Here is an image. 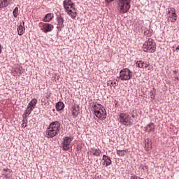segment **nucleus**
<instances>
[{"mask_svg": "<svg viewBox=\"0 0 179 179\" xmlns=\"http://www.w3.org/2000/svg\"><path fill=\"white\" fill-rule=\"evenodd\" d=\"M150 99H152V100H155V93H153L152 91L150 92Z\"/></svg>", "mask_w": 179, "mask_h": 179, "instance_id": "obj_29", "label": "nucleus"}, {"mask_svg": "<svg viewBox=\"0 0 179 179\" xmlns=\"http://www.w3.org/2000/svg\"><path fill=\"white\" fill-rule=\"evenodd\" d=\"M136 64L138 68H148L150 65L149 63L145 62L143 61H137Z\"/></svg>", "mask_w": 179, "mask_h": 179, "instance_id": "obj_15", "label": "nucleus"}, {"mask_svg": "<svg viewBox=\"0 0 179 179\" xmlns=\"http://www.w3.org/2000/svg\"><path fill=\"white\" fill-rule=\"evenodd\" d=\"M63 6L64 8L65 12L67 15L71 17V19H76L78 16V13L76 12V8L75 4L71 0H64L63 2Z\"/></svg>", "mask_w": 179, "mask_h": 179, "instance_id": "obj_2", "label": "nucleus"}, {"mask_svg": "<svg viewBox=\"0 0 179 179\" xmlns=\"http://www.w3.org/2000/svg\"><path fill=\"white\" fill-rule=\"evenodd\" d=\"M2 52V48H1V44H0V54Z\"/></svg>", "mask_w": 179, "mask_h": 179, "instance_id": "obj_33", "label": "nucleus"}, {"mask_svg": "<svg viewBox=\"0 0 179 179\" xmlns=\"http://www.w3.org/2000/svg\"><path fill=\"white\" fill-rule=\"evenodd\" d=\"M61 128V123L58 121L51 122L47 128L45 136L47 138H54L57 136L59 129Z\"/></svg>", "mask_w": 179, "mask_h": 179, "instance_id": "obj_1", "label": "nucleus"}, {"mask_svg": "<svg viewBox=\"0 0 179 179\" xmlns=\"http://www.w3.org/2000/svg\"><path fill=\"white\" fill-rule=\"evenodd\" d=\"M17 30L19 36H23L24 34V30H26V28H24V22H20Z\"/></svg>", "mask_w": 179, "mask_h": 179, "instance_id": "obj_11", "label": "nucleus"}, {"mask_svg": "<svg viewBox=\"0 0 179 179\" xmlns=\"http://www.w3.org/2000/svg\"><path fill=\"white\" fill-rule=\"evenodd\" d=\"M79 115V106L76 108V106L72 107V115L73 118H76L78 115Z\"/></svg>", "mask_w": 179, "mask_h": 179, "instance_id": "obj_20", "label": "nucleus"}, {"mask_svg": "<svg viewBox=\"0 0 179 179\" xmlns=\"http://www.w3.org/2000/svg\"><path fill=\"white\" fill-rule=\"evenodd\" d=\"M13 76H17V75H22L23 73V69H22V67L17 66L15 67L14 71L13 72Z\"/></svg>", "mask_w": 179, "mask_h": 179, "instance_id": "obj_18", "label": "nucleus"}, {"mask_svg": "<svg viewBox=\"0 0 179 179\" xmlns=\"http://www.w3.org/2000/svg\"><path fill=\"white\" fill-rule=\"evenodd\" d=\"M103 166H106V162L103 161V163H102Z\"/></svg>", "mask_w": 179, "mask_h": 179, "instance_id": "obj_32", "label": "nucleus"}, {"mask_svg": "<svg viewBox=\"0 0 179 179\" xmlns=\"http://www.w3.org/2000/svg\"><path fill=\"white\" fill-rule=\"evenodd\" d=\"M94 112L97 118L104 121L107 118V111L101 104L96 103L94 106Z\"/></svg>", "mask_w": 179, "mask_h": 179, "instance_id": "obj_3", "label": "nucleus"}, {"mask_svg": "<svg viewBox=\"0 0 179 179\" xmlns=\"http://www.w3.org/2000/svg\"><path fill=\"white\" fill-rule=\"evenodd\" d=\"M56 20L57 22V28L58 29H63L64 27V22L65 20H64V17L62 16H57L56 18Z\"/></svg>", "mask_w": 179, "mask_h": 179, "instance_id": "obj_13", "label": "nucleus"}, {"mask_svg": "<svg viewBox=\"0 0 179 179\" xmlns=\"http://www.w3.org/2000/svg\"><path fill=\"white\" fill-rule=\"evenodd\" d=\"M31 111H33V110L27 108V110L24 112V114L23 115L24 117H29V115H30V114H31Z\"/></svg>", "mask_w": 179, "mask_h": 179, "instance_id": "obj_26", "label": "nucleus"}, {"mask_svg": "<svg viewBox=\"0 0 179 179\" xmlns=\"http://www.w3.org/2000/svg\"><path fill=\"white\" fill-rule=\"evenodd\" d=\"M143 50L145 52L153 53L156 52V43L152 38H148V40L144 42L143 45Z\"/></svg>", "mask_w": 179, "mask_h": 179, "instance_id": "obj_4", "label": "nucleus"}, {"mask_svg": "<svg viewBox=\"0 0 179 179\" xmlns=\"http://www.w3.org/2000/svg\"><path fill=\"white\" fill-rule=\"evenodd\" d=\"M156 128V126L155 125V123L150 122L145 127V132H155V129Z\"/></svg>", "mask_w": 179, "mask_h": 179, "instance_id": "obj_14", "label": "nucleus"}, {"mask_svg": "<svg viewBox=\"0 0 179 179\" xmlns=\"http://www.w3.org/2000/svg\"><path fill=\"white\" fill-rule=\"evenodd\" d=\"M36 104H37V100L36 99H33L28 104L27 107L30 110H34L36 108Z\"/></svg>", "mask_w": 179, "mask_h": 179, "instance_id": "obj_16", "label": "nucleus"}, {"mask_svg": "<svg viewBox=\"0 0 179 179\" xmlns=\"http://www.w3.org/2000/svg\"><path fill=\"white\" fill-rule=\"evenodd\" d=\"M90 153L92 155V156L99 157L101 153V150L97 148H92L90 150Z\"/></svg>", "mask_w": 179, "mask_h": 179, "instance_id": "obj_17", "label": "nucleus"}, {"mask_svg": "<svg viewBox=\"0 0 179 179\" xmlns=\"http://www.w3.org/2000/svg\"><path fill=\"white\" fill-rule=\"evenodd\" d=\"M132 77V73L128 69L121 70L120 73V79L121 80H129Z\"/></svg>", "mask_w": 179, "mask_h": 179, "instance_id": "obj_8", "label": "nucleus"}, {"mask_svg": "<svg viewBox=\"0 0 179 179\" xmlns=\"http://www.w3.org/2000/svg\"><path fill=\"white\" fill-rule=\"evenodd\" d=\"M22 127H24V128H26V125L24 126V122H23L22 124Z\"/></svg>", "mask_w": 179, "mask_h": 179, "instance_id": "obj_31", "label": "nucleus"}, {"mask_svg": "<svg viewBox=\"0 0 179 179\" xmlns=\"http://www.w3.org/2000/svg\"><path fill=\"white\" fill-rule=\"evenodd\" d=\"M9 5V0H0V8H6Z\"/></svg>", "mask_w": 179, "mask_h": 179, "instance_id": "obj_24", "label": "nucleus"}, {"mask_svg": "<svg viewBox=\"0 0 179 179\" xmlns=\"http://www.w3.org/2000/svg\"><path fill=\"white\" fill-rule=\"evenodd\" d=\"M144 34L147 36V37H152V35L153 34V30L152 29H145Z\"/></svg>", "mask_w": 179, "mask_h": 179, "instance_id": "obj_25", "label": "nucleus"}, {"mask_svg": "<svg viewBox=\"0 0 179 179\" xmlns=\"http://www.w3.org/2000/svg\"><path fill=\"white\" fill-rule=\"evenodd\" d=\"M65 107V105L62 101H59L56 103V110L57 111H62V109Z\"/></svg>", "mask_w": 179, "mask_h": 179, "instance_id": "obj_21", "label": "nucleus"}, {"mask_svg": "<svg viewBox=\"0 0 179 179\" xmlns=\"http://www.w3.org/2000/svg\"><path fill=\"white\" fill-rule=\"evenodd\" d=\"M54 17V15L51 13H48L43 18V22H51Z\"/></svg>", "mask_w": 179, "mask_h": 179, "instance_id": "obj_22", "label": "nucleus"}, {"mask_svg": "<svg viewBox=\"0 0 179 179\" xmlns=\"http://www.w3.org/2000/svg\"><path fill=\"white\" fill-rule=\"evenodd\" d=\"M102 160H103V162H105L106 166L111 165L112 162H111V159H110V157H108L106 155H103V157H102Z\"/></svg>", "mask_w": 179, "mask_h": 179, "instance_id": "obj_19", "label": "nucleus"}, {"mask_svg": "<svg viewBox=\"0 0 179 179\" xmlns=\"http://www.w3.org/2000/svg\"><path fill=\"white\" fill-rule=\"evenodd\" d=\"M120 13H127L131 8V0H117Z\"/></svg>", "mask_w": 179, "mask_h": 179, "instance_id": "obj_5", "label": "nucleus"}, {"mask_svg": "<svg viewBox=\"0 0 179 179\" xmlns=\"http://www.w3.org/2000/svg\"><path fill=\"white\" fill-rule=\"evenodd\" d=\"M144 149L147 152L152 150V141H150L149 138L144 141Z\"/></svg>", "mask_w": 179, "mask_h": 179, "instance_id": "obj_12", "label": "nucleus"}, {"mask_svg": "<svg viewBox=\"0 0 179 179\" xmlns=\"http://www.w3.org/2000/svg\"><path fill=\"white\" fill-rule=\"evenodd\" d=\"M107 85L110 87H117V86H118V83H117V81L115 80L113 81L111 80L107 81Z\"/></svg>", "mask_w": 179, "mask_h": 179, "instance_id": "obj_23", "label": "nucleus"}, {"mask_svg": "<svg viewBox=\"0 0 179 179\" xmlns=\"http://www.w3.org/2000/svg\"><path fill=\"white\" fill-rule=\"evenodd\" d=\"M39 27H41V30L45 34L50 33L52 30H54V25L49 23L41 22L39 24Z\"/></svg>", "mask_w": 179, "mask_h": 179, "instance_id": "obj_9", "label": "nucleus"}, {"mask_svg": "<svg viewBox=\"0 0 179 179\" xmlns=\"http://www.w3.org/2000/svg\"><path fill=\"white\" fill-rule=\"evenodd\" d=\"M72 141L73 138L69 136H65L62 138L61 143V148L62 150L68 151L71 148H72Z\"/></svg>", "mask_w": 179, "mask_h": 179, "instance_id": "obj_6", "label": "nucleus"}, {"mask_svg": "<svg viewBox=\"0 0 179 179\" xmlns=\"http://www.w3.org/2000/svg\"><path fill=\"white\" fill-rule=\"evenodd\" d=\"M176 51H179V45L176 48Z\"/></svg>", "mask_w": 179, "mask_h": 179, "instance_id": "obj_34", "label": "nucleus"}, {"mask_svg": "<svg viewBox=\"0 0 179 179\" xmlns=\"http://www.w3.org/2000/svg\"><path fill=\"white\" fill-rule=\"evenodd\" d=\"M117 154L118 156H125L127 155V150H117Z\"/></svg>", "mask_w": 179, "mask_h": 179, "instance_id": "obj_28", "label": "nucleus"}, {"mask_svg": "<svg viewBox=\"0 0 179 179\" xmlns=\"http://www.w3.org/2000/svg\"><path fill=\"white\" fill-rule=\"evenodd\" d=\"M118 121L122 124V125H131V124L134 122L131 119V116H129L128 113H124L120 114Z\"/></svg>", "mask_w": 179, "mask_h": 179, "instance_id": "obj_7", "label": "nucleus"}, {"mask_svg": "<svg viewBox=\"0 0 179 179\" xmlns=\"http://www.w3.org/2000/svg\"><path fill=\"white\" fill-rule=\"evenodd\" d=\"M19 13V8L15 7L13 11V15L14 17H16Z\"/></svg>", "mask_w": 179, "mask_h": 179, "instance_id": "obj_27", "label": "nucleus"}, {"mask_svg": "<svg viewBox=\"0 0 179 179\" xmlns=\"http://www.w3.org/2000/svg\"><path fill=\"white\" fill-rule=\"evenodd\" d=\"M113 1H114V0H106V1L108 3H110V2H113Z\"/></svg>", "mask_w": 179, "mask_h": 179, "instance_id": "obj_30", "label": "nucleus"}, {"mask_svg": "<svg viewBox=\"0 0 179 179\" xmlns=\"http://www.w3.org/2000/svg\"><path fill=\"white\" fill-rule=\"evenodd\" d=\"M169 18L168 22L174 23L177 20V13H176V8L171 7L168 9Z\"/></svg>", "mask_w": 179, "mask_h": 179, "instance_id": "obj_10", "label": "nucleus"}]
</instances>
